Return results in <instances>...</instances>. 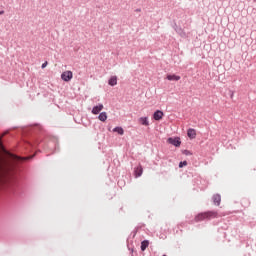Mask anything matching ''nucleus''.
Segmentation results:
<instances>
[{
  "mask_svg": "<svg viewBox=\"0 0 256 256\" xmlns=\"http://www.w3.org/2000/svg\"><path fill=\"white\" fill-rule=\"evenodd\" d=\"M217 215V211L202 212L195 216V221L199 223V221H205V219H215Z\"/></svg>",
  "mask_w": 256,
  "mask_h": 256,
  "instance_id": "obj_1",
  "label": "nucleus"
},
{
  "mask_svg": "<svg viewBox=\"0 0 256 256\" xmlns=\"http://www.w3.org/2000/svg\"><path fill=\"white\" fill-rule=\"evenodd\" d=\"M8 153V157L9 159L12 161V163H23V161H27L29 159H33V157H21V156H17L13 153Z\"/></svg>",
  "mask_w": 256,
  "mask_h": 256,
  "instance_id": "obj_2",
  "label": "nucleus"
},
{
  "mask_svg": "<svg viewBox=\"0 0 256 256\" xmlns=\"http://www.w3.org/2000/svg\"><path fill=\"white\" fill-rule=\"evenodd\" d=\"M172 27L180 37H183V38L187 37V33H185V30H183L181 26H178L177 23H174Z\"/></svg>",
  "mask_w": 256,
  "mask_h": 256,
  "instance_id": "obj_3",
  "label": "nucleus"
},
{
  "mask_svg": "<svg viewBox=\"0 0 256 256\" xmlns=\"http://www.w3.org/2000/svg\"><path fill=\"white\" fill-rule=\"evenodd\" d=\"M168 143L174 147H181V138L179 137H170L168 138Z\"/></svg>",
  "mask_w": 256,
  "mask_h": 256,
  "instance_id": "obj_4",
  "label": "nucleus"
},
{
  "mask_svg": "<svg viewBox=\"0 0 256 256\" xmlns=\"http://www.w3.org/2000/svg\"><path fill=\"white\" fill-rule=\"evenodd\" d=\"M62 81L69 82L71 79H73V72L71 71H65L61 74Z\"/></svg>",
  "mask_w": 256,
  "mask_h": 256,
  "instance_id": "obj_5",
  "label": "nucleus"
},
{
  "mask_svg": "<svg viewBox=\"0 0 256 256\" xmlns=\"http://www.w3.org/2000/svg\"><path fill=\"white\" fill-rule=\"evenodd\" d=\"M164 115H165V113H163V111L156 110L153 114V119H154V121H161V119H163Z\"/></svg>",
  "mask_w": 256,
  "mask_h": 256,
  "instance_id": "obj_6",
  "label": "nucleus"
},
{
  "mask_svg": "<svg viewBox=\"0 0 256 256\" xmlns=\"http://www.w3.org/2000/svg\"><path fill=\"white\" fill-rule=\"evenodd\" d=\"M212 201L216 207H219L221 205V194H214L212 196Z\"/></svg>",
  "mask_w": 256,
  "mask_h": 256,
  "instance_id": "obj_7",
  "label": "nucleus"
},
{
  "mask_svg": "<svg viewBox=\"0 0 256 256\" xmlns=\"http://www.w3.org/2000/svg\"><path fill=\"white\" fill-rule=\"evenodd\" d=\"M103 111V104H98L92 108L93 115H99Z\"/></svg>",
  "mask_w": 256,
  "mask_h": 256,
  "instance_id": "obj_8",
  "label": "nucleus"
},
{
  "mask_svg": "<svg viewBox=\"0 0 256 256\" xmlns=\"http://www.w3.org/2000/svg\"><path fill=\"white\" fill-rule=\"evenodd\" d=\"M187 136L189 137V139H195V137H197V131L193 128H189L187 130Z\"/></svg>",
  "mask_w": 256,
  "mask_h": 256,
  "instance_id": "obj_9",
  "label": "nucleus"
},
{
  "mask_svg": "<svg viewBox=\"0 0 256 256\" xmlns=\"http://www.w3.org/2000/svg\"><path fill=\"white\" fill-rule=\"evenodd\" d=\"M166 79H167L168 81H180V80H181V76H177V75H175V74H168V75L166 76Z\"/></svg>",
  "mask_w": 256,
  "mask_h": 256,
  "instance_id": "obj_10",
  "label": "nucleus"
},
{
  "mask_svg": "<svg viewBox=\"0 0 256 256\" xmlns=\"http://www.w3.org/2000/svg\"><path fill=\"white\" fill-rule=\"evenodd\" d=\"M139 123L141 125H145V127H149V118L148 117H140Z\"/></svg>",
  "mask_w": 256,
  "mask_h": 256,
  "instance_id": "obj_11",
  "label": "nucleus"
},
{
  "mask_svg": "<svg viewBox=\"0 0 256 256\" xmlns=\"http://www.w3.org/2000/svg\"><path fill=\"white\" fill-rule=\"evenodd\" d=\"M108 85H110V87H115V85H117V76H112L108 80Z\"/></svg>",
  "mask_w": 256,
  "mask_h": 256,
  "instance_id": "obj_12",
  "label": "nucleus"
},
{
  "mask_svg": "<svg viewBox=\"0 0 256 256\" xmlns=\"http://www.w3.org/2000/svg\"><path fill=\"white\" fill-rule=\"evenodd\" d=\"M113 132L118 133V135H124L125 134V130H123V127H121V126H116L113 129Z\"/></svg>",
  "mask_w": 256,
  "mask_h": 256,
  "instance_id": "obj_13",
  "label": "nucleus"
},
{
  "mask_svg": "<svg viewBox=\"0 0 256 256\" xmlns=\"http://www.w3.org/2000/svg\"><path fill=\"white\" fill-rule=\"evenodd\" d=\"M98 119L99 121H102L103 123H105V121H107V112H101L98 115Z\"/></svg>",
  "mask_w": 256,
  "mask_h": 256,
  "instance_id": "obj_14",
  "label": "nucleus"
},
{
  "mask_svg": "<svg viewBox=\"0 0 256 256\" xmlns=\"http://www.w3.org/2000/svg\"><path fill=\"white\" fill-rule=\"evenodd\" d=\"M147 247H149V240H143L141 242V251H145V249H147Z\"/></svg>",
  "mask_w": 256,
  "mask_h": 256,
  "instance_id": "obj_15",
  "label": "nucleus"
},
{
  "mask_svg": "<svg viewBox=\"0 0 256 256\" xmlns=\"http://www.w3.org/2000/svg\"><path fill=\"white\" fill-rule=\"evenodd\" d=\"M136 177H141L143 175V167H139L135 170Z\"/></svg>",
  "mask_w": 256,
  "mask_h": 256,
  "instance_id": "obj_16",
  "label": "nucleus"
},
{
  "mask_svg": "<svg viewBox=\"0 0 256 256\" xmlns=\"http://www.w3.org/2000/svg\"><path fill=\"white\" fill-rule=\"evenodd\" d=\"M178 167H179L180 169H183V167H187V161H186V160L181 161V162L179 163Z\"/></svg>",
  "mask_w": 256,
  "mask_h": 256,
  "instance_id": "obj_17",
  "label": "nucleus"
},
{
  "mask_svg": "<svg viewBox=\"0 0 256 256\" xmlns=\"http://www.w3.org/2000/svg\"><path fill=\"white\" fill-rule=\"evenodd\" d=\"M182 153L183 155H186V156L193 155V152L189 150H183Z\"/></svg>",
  "mask_w": 256,
  "mask_h": 256,
  "instance_id": "obj_18",
  "label": "nucleus"
},
{
  "mask_svg": "<svg viewBox=\"0 0 256 256\" xmlns=\"http://www.w3.org/2000/svg\"><path fill=\"white\" fill-rule=\"evenodd\" d=\"M35 129H38V131H43V127L41 125H36Z\"/></svg>",
  "mask_w": 256,
  "mask_h": 256,
  "instance_id": "obj_19",
  "label": "nucleus"
},
{
  "mask_svg": "<svg viewBox=\"0 0 256 256\" xmlns=\"http://www.w3.org/2000/svg\"><path fill=\"white\" fill-rule=\"evenodd\" d=\"M47 65H48V63H47V61L46 62H44L43 64H42V69H45V67H47Z\"/></svg>",
  "mask_w": 256,
  "mask_h": 256,
  "instance_id": "obj_20",
  "label": "nucleus"
},
{
  "mask_svg": "<svg viewBox=\"0 0 256 256\" xmlns=\"http://www.w3.org/2000/svg\"><path fill=\"white\" fill-rule=\"evenodd\" d=\"M0 15H5V10H0Z\"/></svg>",
  "mask_w": 256,
  "mask_h": 256,
  "instance_id": "obj_21",
  "label": "nucleus"
},
{
  "mask_svg": "<svg viewBox=\"0 0 256 256\" xmlns=\"http://www.w3.org/2000/svg\"><path fill=\"white\" fill-rule=\"evenodd\" d=\"M163 256H167V255L164 254Z\"/></svg>",
  "mask_w": 256,
  "mask_h": 256,
  "instance_id": "obj_22",
  "label": "nucleus"
}]
</instances>
